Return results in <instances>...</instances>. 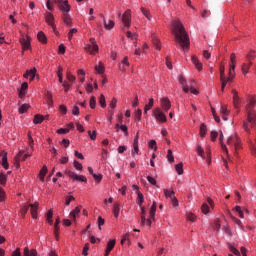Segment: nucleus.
<instances>
[{
    "label": "nucleus",
    "mask_w": 256,
    "mask_h": 256,
    "mask_svg": "<svg viewBox=\"0 0 256 256\" xmlns=\"http://www.w3.org/2000/svg\"><path fill=\"white\" fill-rule=\"evenodd\" d=\"M54 3L58 5L59 11L62 15H67L71 12V5L68 0H54Z\"/></svg>",
    "instance_id": "6"
},
{
    "label": "nucleus",
    "mask_w": 256,
    "mask_h": 256,
    "mask_svg": "<svg viewBox=\"0 0 256 256\" xmlns=\"http://www.w3.org/2000/svg\"><path fill=\"white\" fill-rule=\"evenodd\" d=\"M142 115L143 111L141 109H137L134 115V119H136V121H141Z\"/></svg>",
    "instance_id": "58"
},
{
    "label": "nucleus",
    "mask_w": 256,
    "mask_h": 256,
    "mask_svg": "<svg viewBox=\"0 0 256 256\" xmlns=\"http://www.w3.org/2000/svg\"><path fill=\"white\" fill-rule=\"evenodd\" d=\"M113 215L116 219L119 218V213L121 212V204L119 202H115L112 208Z\"/></svg>",
    "instance_id": "24"
},
{
    "label": "nucleus",
    "mask_w": 256,
    "mask_h": 256,
    "mask_svg": "<svg viewBox=\"0 0 256 256\" xmlns=\"http://www.w3.org/2000/svg\"><path fill=\"white\" fill-rule=\"evenodd\" d=\"M211 111H212V115L214 117V121H216V123H221V118L219 117V115H217V112L215 111V109L213 107H211Z\"/></svg>",
    "instance_id": "60"
},
{
    "label": "nucleus",
    "mask_w": 256,
    "mask_h": 256,
    "mask_svg": "<svg viewBox=\"0 0 256 256\" xmlns=\"http://www.w3.org/2000/svg\"><path fill=\"white\" fill-rule=\"evenodd\" d=\"M37 39L43 45H47V36L45 35V33L43 31L38 32Z\"/></svg>",
    "instance_id": "27"
},
{
    "label": "nucleus",
    "mask_w": 256,
    "mask_h": 256,
    "mask_svg": "<svg viewBox=\"0 0 256 256\" xmlns=\"http://www.w3.org/2000/svg\"><path fill=\"white\" fill-rule=\"evenodd\" d=\"M29 207H31L30 211H31L32 219H37V211L39 209V202H35L34 204H31V205H29Z\"/></svg>",
    "instance_id": "23"
},
{
    "label": "nucleus",
    "mask_w": 256,
    "mask_h": 256,
    "mask_svg": "<svg viewBox=\"0 0 256 256\" xmlns=\"http://www.w3.org/2000/svg\"><path fill=\"white\" fill-rule=\"evenodd\" d=\"M23 256H37V250L36 249L29 250V247H25L23 250Z\"/></svg>",
    "instance_id": "28"
},
{
    "label": "nucleus",
    "mask_w": 256,
    "mask_h": 256,
    "mask_svg": "<svg viewBox=\"0 0 256 256\" xmlns=\"http://www.w3.org/2000/svg\"><path fill=\"white\" fill-rule=\"evenodd\" d=\"M65 175L69 177V179H72L73 181H80L81 183H87V178L84 175H78L73 170L66 169L64 171Z\"/></svg>",
    "instance_id": "10"
},
{
    "label": "nucleus",
    "mask_w": 256,
    "mask_h": 256,
    "mask_svg": "<svg viewBox=\"0 0 256 256\" xmlns=\"http://www.w3.org/2000/svg\"><path fill=\"white\" fill-rule=\"evenodd\" d=\"M45 175H47V166H43L38 174L40 181H45Z\"/></svg>",
    "instance_id": "34"
},
{
    "label": "nucleus",
    "mask_w": 256,
    "mask_h": 256,
    "mask_svg": "<svg viewBox=\"0 0 256 256\" xmlns=\"http://www.w3.org/2000/svg\"><path fill=\"white\" fill-rule=\"evenodd\" d=\"M256 98L255 96H250L246 106H245V115L246 120L243 122V129L246 133H250L251 128L255 127L256 125Z\"/></svg>",
    "instance_id": "2"
},
{
    "label": "nucleus",
    "mask_w": 256,
    "mask_h": 256,
    "mask_svg": "<svg viewBox=\"0 0 256 256\" xmlns=\"http://www.w3.org/2000/svg\"><path fill=\"white\" fill-rule=\"evenodd\" d=\"M155 103V100L153 98L149 99V102L144 106V113L147 115V111H151L153 108V105Z\"/></svg>",
    "instance_id": "32"
},
{
    "label": "nucleus",
    "mask_w": 256,
    "mask_h": 256,
    "mask_svg": "<svg viewBox=\"0 0 256 256\" xmlns=\"http://www.w3.org/2000/svg\"><path fill=\"white\" fill-rule=\"evenodd\" d=\"M148 147H149V149H153V151H157V141L150 140L148 142Z\"/></svg>",
    "instance_id": "57"
},
{
    "label": "nucleus",
    "mask_w": 256,
    "mask_h": 256,
    "mask_svg": "<svg viewBox=\"0 0 256 256\" xmlns=\"http://www.w3.org/2000/svg\"><path fill=\"white\" fill-rule=\"evenodd\" d=\"M141 209V225L146 227H151L153 221H155V213H157V202H153L150 211L148 219L145 216V206H140Z\"/></svg>",
    "instance_id": "4"
},
{
    "label": "nucleus",
    "mask_w": 256,
    "mask_h": 256,
    "mask_svg": "<svg viewBox=\"0 0 256 256\" xmlns=\"http://www.w3.org/2000/svg\"><path fill=\"white\" fill-rule=\"evenodd\" d=\"M99 104L101 105L102 109L107 107V101L105 100V95L101 94L99 98Z\"/></svg>",
    "instance_id": "52"
},
{
    "label": "nucleus",
    "mask_w": 256,
    "mask_h": 256,
    "mask_svg": "<svg viewBox=\"0 0 256 256\" xmlns=\"http://www.w3.org/2000/svg\"><path fill=\"white\" fill-rule=\"evenodd\" d=\"M220 113L222 115V119L224 121H227L228 120L227 115H229V111L227 110V106L222 105L221 108H220Z\"/></svg>",
    "instance_id": "35"
},
{
    "label": "nucleus",
    "mask_w": 256,
    "mask_h": 256,
    "mask_svg": "<svg viewBox=\"0 0 256 256\" xmlns=\"http://www.w3.org/2000/svg\"><path fill=\"white\" fill-rule=\"evenodd\" d=\"M73 165H74V169H76V171H83V164H81L79 161L74 160Z\"/></svg>",
    "instance_id": "54"
},
{
    "label": "nucleus",
    "mask_w": 256,
    "mask_h": 256,
    "mask_svg": "<svg viewBox=\"0 0 256 256\" xmlns=\"http://www.w3.org/2000/svg\"><path fill=\"white\" fill-rule=\"evenodd\" d=\"M42 121H45V117H43V115H41V114H36V115L34 116L33 123H34L35 125L41 124Z\"/></svg>",
    "instance_id": "40"
},
{
    "label": "nucleus",
    "mask_w": 256,
    "mask_h": 256,
    "mask_svg": "<svg viewBox=\"0 0 256 256\" xmlns=\"http://www.w3.org/2000/svg\"><path fill=\"white\" fill-rule=\"evenodd\" d=\"M37 74V69L33 68L31 70H27L26 73L23 75L24 79H29L30 81H33L35 79V75Z\"/></svg>",
    "instance_id": "20"
},
{
    "label": "nucleus",
    "mask_w": 256,
    "mask_h": 256,
    "mask_svg": "<svg viewBox=\"0 0 256 256\" xmlns=\"http://www.w3.org/2000/svg\"><path fill=\"white\" fill-rule=\"evenodd\" d=\"M191 62L193 63L197 71H203V64L201 63V61H199V58H197V56H192Z\"/></svg>",
    "instance_id": "18"
},
{
    "label": "nucleus",
    "mask_w": 256,
    "mask_h": 256,
    "mask_svg": "<svg viewBox=\"0 0 256 256\" xmlns=\"http://www.w3.org/2000/svg\"><path fill=\"white\" fill-rule=\"evenodd\" d=\"M89 247H90V244H89V243H86V244L84 245L83 250H82V255H84V256L89 255V253H88Z\"/></svg>",
    "instance_id": "63"
},
{
    "label": "nucleus",
    "mask_w": 256,
    "mask_h": 256,
    "mask_svg": "<svg viewBox=\"0 0 256 256\" xmlns=\"http://www.w3.org/2000/svg\"><path fill=\"white\" fill-rule=\"evenodd\" d=\"M0 185H2L3 187L7 185V174L0 173Z\"/></svg>",
    "instance_id": "49"
},
{
    "label": "nucleus",
    "mask_w": 256,
    "mask_h": 256,
    "mask_svg": "<svg viewBox=\"0 0 256 256\" xmlns=\"http://www.w3.org/2000/svg\"><path fill=\"white\" fill-rule=\"evenodd\" d=\"M219 141L221 143V147H222V150L224 151V153H226V155H229V150L227 149V146L225 144H223V132L220 133Z\"/></svg>",
    "instance_id": "45"
},
{
    "label": "nucleus",
    "mask_w": 256,
    "mask_h": 256,
    "mask_svg": "<svg viewBox=\"0 0 256 256\" xmlns=\"http://www.w3.org/2000/svg\"><path fill=\"white\" fill-rule=\"evenodd\" d=\"M139 155V142H133L132 157Z\"/></svg>",
    "instance_id": "44"
},
{
    "label": "nucleus",
    "mask_w": 256,
    "mask_h": 256,
    "mask_svg": "<svg viewBox=\"0 0 256 256\" xmlns=\"http://www.w3.org/2000/svg\"><path fill=\"white\" fill-rule=\"evenodd\" d=\"M152 43L154 47L157 49V51H161V41L159 40V37L155 34L151 35Z\"/></svg>",
    "instance_id": "22"
},
{
    "label": "nucleus",
    "mask_w": 256,
    "mask_h": 256,
    "mask_svg": "<svg viewBox=\"0 0 256 256\" xmlns=\"http://www.w3.org/2000/svg\"><path fill=\"white\" fill-rule=\"evenodd\" d=\"M227 145L229 147H234L235 151H237L241 147V139H239L237 135H232L228 137Z\"/></svg>",
    "instance_id": "11"
},
{
    "label": "nucleus",
    "mask_w": 256,
    "mask_h": 256,
    "mask_svg": "<svg viewBox=\"0 0 256 256\" xmlns=\"http://www.w3.org/2000/svg\"><path fill=\"white\" fill-rule=\"evenodd\" d=\"M27 211H29V205H24L20 209V214L22 215V217H25V215H27Z\"/></svg>",
    "instance_id": "62"
},
{
    "label": "nucleus",
    "mask_w": 256,
    "mask_h": 256,
    "mask_svg": "<svg viewBox=\"0 0 256 256\" xmlns=\"http://www.w3.org/2000/svg\"><path fill=\"white\" fill-rule=\"evenodd\" d=\"M62 19L65 25H67V27H71V25H73V19L71 18V15H69V13L62 14Z\"/></svg>",
    "instance_id": "26"
},
{
    "label": "nucleus",
    "mask_w": 256,
    "mask_h": 256,
    "mask_svg": "<svg viewBox=\"0 0 256 256\" xmlns=\"http://www.w3.org/2000/svg\"><path fill=\"white\" fill-rule=\"evenodd\" d=\"M47 105L53 107V94L51 92L46 93Z\"/></svg>",
    "instance_id": "46"
},
{
    "label": "nucleus",
    "mask_w": 256,
    "mask_h": 256,
    "mask_svg": "<svg viewBox=\"0 0 256 256\" xmlns=\"http://www.w3.org/2000/svg\"><path fill=\"white\" fill-rule=\"evenodd\" d=\"M196 152L197 155H199V157H201L202 159H205V150L203 149V147H201V145H197L196 146Z\"/></svg>",
    "instance_id": "42"
},
{
    "label": "nucleus",
    "mask_w": 256,
    "mask_h": 256,
    "mask_svg": "<svg viewBox=\"0 0 256 256\" xmlns=\"http://www.w3.org/2000/svg\"><path fill=\"white\" fill-rule=\"evenodd\" d=\"M53 3H55V1H51V0H47L46 1V7L48 9V11H55V5H53Z\"/></svg>",
    "instance_id": "53"
},
{
    "label": "nucleus",
    "mask_w": 256,
    "mask_h": 256,
    "mask_svg": "<svg viewBox=\"0 0 256 256\" xmlns=\"http://www.w3.org/2000/svg\"><path fill=\"white\" fill-rule=\"evenodd\" d=\"M57 77L59 83H63V67L59 66L57 71Z\"/></svg>",
    "instance_id": "50"
},
{
    "label": "nucleus",
    "mask_w": 256,
    "mask_h": 256,
    "mask_svg": "<svg viewBox=\"0 0 256 256\" xmlns=\"http://www.w3.org/2000/svg\"><path fill=\"white\" fill-rule=\"evenodd\" d=\"M122 23L124 27H131V10H126L122 15Z\"/></svg>",
    "instance_id": "12"
},
{
    "label": "nucleus",
    "mask_w": 256,
    "mask_h": 256,
    "mask_svg": "<svg viewBox=\"0 0 256 256\" xmlns=\"http://www.w3.org/2000/svg\"><path fill=\"white\" fill-rule=\"evenodd\" d=\"M178 80L180 85H182L184 93H189V86L187 85V80L185 79V77H183V75H180L178 77Z\"/></svg>",
    "instance_id": "21"
},
{
    "label": "nucleus",
    "mask_w": 256,
    "mask_h": 256,
    "mask_svg": "<svg viewBox=\"0 0 256 256\" xmlns=\"http://www.w3.org/2000/svg\"><path fill=\"white\" fill-rule=\"evenodd\" d=\"M251 65H253V62H250V63H243L242 64V73L243 75H247L249 73V69H251Z\"/></svg>",
    "instance_id": "36"
},
{
    "label": "nucleus",
    "mask_w": 256,
    "mask_h": 256,
    "mask_svg": "<svg viewBox=\"0 0 256 256\" xmlns=\"http://www.w3.org/2000/svg\"><path fill=\"white\" fill-rule=\"evenodd\" d=\"M144 201L145 197L143 196V193L137 192V205H139V207H142Z\"/></svg>",
    "instance_id": "43"
},
{
    "label": "nucleus",
    "mask_w": 256,
    "mask_h": 256,
    "mask_svg": "<svg viewBox=\"0 0 256 256\" xmlns=\"http://www.w3.org/2000/svg\"><path fill=\"white\" fill-rule=\"evenodd\" d=\"M160 105H161L163 111H165L167 113L169 111V109H171V100H169V98H167V97L161 98Z\"/></svg>",
    "instance_id": "13"
},
{
    "label": "nucleus",
    "mask_w": 256,
    "mask_h": 256,
    "mask_svg": "<svg viewBox=\"0 0 256 256\" xmlns=\"http://www.w3.org/2000/svg\"><path fill=\"white\" fill-rule=\"evenodd\" d=\"M89 42V44H85L84 50L90 55H97V53H99V45H97V41H95V38H90Z\"/></svg>",
    "instance_id": "5"
},
{
    "label": "nucleus",
    "mask_w": 256,
    "mask_h": 256,
    "mask_svg": "<svg viewBox=\"0 0 256 256\" xmlns=\"http://www.w3.org/2000/svg\"><path fill=\"white\" fill-rule=\"evenodd\" d=\"M21 157H23V150L19 151L18 154L14 158V165L17 169L21 167Z\"/></svg>",
    "instance_id": "25"
},
{
    "label": "nucleus",
    "mask_w": 256,
    "mask_h": 256,
    "mask_svg": "<svg viewBox=\"0 0 256 256\" xmlns=\"http://www.w3.org/2000/svg\"><path fill=\"white\" fill-rule=\"evenodd\" d=\"M7 197V194L5 193V190L3 187L0 186V203H3Z\"/></svg>",
    "instance_id": "59"
},
{
    "label": "nucleus",
    "mask_w": 256,
    "mask_h": 256,
    "mask_svg": "<svg viewBox=\"0 0 256 256\" xmlns=\"http://www.w3.org/2000/svg\"><path fill=\"white\" fill-rule=\"evenodd\" d=\"M131 63H129V57L125 56L123 60L119 63V70L122 71V73H125L127 71V67H129Z\"/></svg>",
    "instance_id": "14"
},
{
    "label": "nucleus",
    "mask_w": 256,
    "mask_h": 256,
    "mask_svg": "<svg viewBox=\"0 0 256 256\" xmlns=\"http://www.w3.org/2000/svg\"><path fill=\"white\" fill-rule=\"evenodd\" d=\"M186 217L188 221H191V223H195V221H197V216L193 214V212H188Z\"/></svg>",
    "instance_id": "47"
},
{
    "label": "nucleus",
    "mask_w": 256,
    "mask_h": 256,
    "mask_svg": "<svg viewBox=\"0 0 256 256\" xmlns=\"http://www.w3.org/2000/svg\"><path fill=\"white\" fill-rule=\"evenodd\" d=\"M237 65V57L235 53L230 55V64H229V76L228 78L225 77V65H220V81L222 82L221 91L222 93L225 91V87H227V83L229 81H233L235 79V67Z\"/></svg>",
    "instance_id": "3"
},
{
    "label": "nucleus",
    "mask_w": 256,
    "mask_h": 256,
    "mask_svg": "<svg viewBox=\"0 0 256 256\" xmlns=\"http://www.w3.org/2000/svg\"><path fill=\"white\" fill-rule=\"evenodd\" d=\"M152 117L158 122V123H167V116L163 112V110L159 107H156L152 112Z\"/></svg>",
    "instance_id": "8"
},
{
    "label": "nucleus",
    "mask_w": 256,
    "mask_h": 256,
    "mask_svg": "<svg viewBox=\"0 0 256 256\" xmlns=\"http://www.w3.org/2000/svg\"><path fill=\"white\" fill-rule=\"evenodd\" d=\"M81 209H83L82 206H77L70 212V218L73 219V221H77V217L81 215Z\"/></svg>",
    "instance_id": "17"
},
{
    "label": "nucleus",
    "mask_w": 256,
    "mask_h": 256,
    "mask_svg": "<svg viewBox=\"0 0 256 256\" xmlns=\"http://www.w3.org/2000/svg\"><path fill=\"white\" fill-rule=\"evenodd\" d=\"M249 143H250V149H251L252 155L256 157V138L249 139Z\"/></svg>",
    "instance_id": "39"
},
{
    "label": "nucleus",
    "mask_w": 256,
    "mask_h": 256,
    "mask_svg": "<svg viewBox=\"0 0 256 256\" xmlns=\"http://www.w3.org/2000/svg\"><path fill=\"white\" fill-rule=\"evenodd\" d=\"M256 57V51L255 50H250L247 55H246V59L248 61H253V59H255Z\"/></svg>",
    "instance_id": "48"
},
{
    "label": "nucleus",
    "mask_w": 256,
    "mask_h": 256,
    "mask_svg": "<svg viewBox=\"0 0 256 256\" xmlns=\"http://www.w3.org/2000/svg\"><path fill=\"white\" fill-rule=\"evenodd\" d=\"M232 94H233V103H234V107L239 108V105H241V98H239V92H237V90H232Z\"/></svg>",
    "instance_id": "19"
},
{
    "label": "nucleus",
    "mask_w": 256,
    "mask_h": 256,
    "mask_svg": "<svg viewBox=\"0 0 256 256\" xmlns=\"http://www.w3.org/2000/svg\"><path fill=\"white\" fill-rule=\"evenodd\" d=\"M164 196L166 197V199H174L175 198V191L173 190H169V189H164Z\"/></svg>",
    "instance_id": "33"
},
{
    "label": "nucleus",
    "mask_w": 256,
    "mask_h": 256,
    "mask_svg": "<svg viewBox=\"0 0 256 256\" xmlns=\"http://www.w3.org/2000/svg\"><path fill=\"white\" fill-rule=\"evenodd\" d=\"M172 33L175 37V41L183 51H189L191 41L189 35L185 31V27L181 23V20H174L172 22Z\"/></svg>",
    "instance_id": "1"
},
{
    "label": "nucleus",
    "mask_w": 256,
    "mask_h": 256,
    "mask_svg": "<svg viewBox=\"0 0 256 256\" xmlns=\"http://www.w3.org/2000/svg\"><path fill=\"white\" fill-rule=\"evenodd\" d=\"M142 15L148 19V21H151L153 19V16L151 15V12L147 10L145 7L140 8Z\"/></svg>",
    "instance_id": "31"
},
{
    "label": "nucleus",
    "mask_w": 256,
    "mask_h": 256,
    "mask_svg": "<svg viewBox=\"0 0 256 256\" xmlns=\"http://www.w3.org/2000/svg\"><path fill=\"white\" fill-rule=\"evenodd\" d=\"M28 145L30 147L31 153H33L35 151V140H33L31 132H28Z\"/></svg>",
    "instance_id": "30"
},
{
    "label": "nucleus",
    "mask_w": 256,
    "mask_h": 256,
    "mask_svg": "<svg viewBox=\"0 0 256 256\" xmlns=\"http://www.w3.org/2000/svg\"><path fill=\"white\" fill-rule=\"evenodd\" d=\"M207 135V126L205 124L200 125V137H205Z\"/></svg>",
    "instance_id": "51"
},
{
    "label": "nucleus",
    "mask_w": 256,
    "mask_h": 256,
    "mask_svg": "<svg viewBox=\"0 0 256 256\" xmlns=\"http://www.w3.org/2000/svg\"><path fill=\"white\" fill-rule=\"evenodd\" d=\"M95 71L99 73V75H103L105 73V66L103 62H99L98 65L95 66Z\"/></svg>",
    "instance_id": "38"
},
{
    "label": "nucleus",
    "mask_w": 256,
    "mask_h": 256,
    "mask_svg": "<svg viewBox=\"0 0 256 256\" xmlns=\"http://www.w3.org/2000/svg\"><path fill=\"white\" fill-rule=\"evenodd\" d=\"M175 170L179 175H183V163H179L175 166Z\"/></svg>",
    "instance_id": "61"
},
{
    "label": "nucleus",
    "mask_w": 256,
    "mask_h": 256,
    "mask_svg": "<svg viewBox=\"0 0 256 256\" xmlns=\"http://www.w3.org/2000/svg\"><path fill=\"white\" fill-rule=\"evenodd\" d=\"M19 43L22 47V55L25 51H29L31 49V36L22 34L21 38L19 39Z\"/></svg>",
    "instance_id": "9"
},
{
    "label": "nucleus",
    "mask_w": 256,
    "mask_h": 256,
    "mask_svg": "<svg viewBox=\"0 0 256 256\" xmlns=\"http://www.w3.org/2000/svg\"><path fill=\"white\" fill-rule=\"evenodd\" d=\"M91 81H93V78H91L90 81L85 85L87 93H93V83H91Z\"/></svg>",
    "instance_id": "55"
},
{
    "label": "nucleus",
    "mask_w": 256,
    "mask_h": 256,
    "mask_svg": "<svg viewBox=\"0 0 256 256\" xmlns=\"http://www.w3.org/2000/svg\"><path fill=\"white\" fill-rule=\"evenodd\" d=\"M115 239H111L107 242V246H106V250L104 253V256H109L110 253L113 251V249H115Z\"/></svg>",
    "instance_id": "16"
},
{
    "label": "nucleus",
    "mask_w": 256,
    "mask_h": 256,
    "mask_svg": "<svg viewBox=\"0 0 256 256\" xmlns=\"http://www.w3.org/2000/svg\"><path fill=\"white\" fill-rule=\"evenodd\" d=\"M100 17H101V19H103L104 29H106V31H111V29H113V27H115V21L109 20L107 22V20L105 19V16L103 14H100Z\"/></svg>",
    "instance_id": "15"
},
{
    "label": "nucleus",
    "mask_w": 256,
    "mask_h": 256,
    "mask_svg": "<svg viewBox=\"0 0 256 256\" xmlns=\"http://www.w3.org/2000/svg\"><path fill=\"white\" fill-rule=\"evenodd\" d=\"M78 79L80 83H85V70L79 69L77 71Z\"/></svg>",
    "instance_id": "41"
},
{
    "label": "nucleus",
    "mask_w": 256,
    "mask_h": 256,
    "mask_svg": "<svg viewBox=\"0 0 256 256\" xmlns=\"http://www.w3.org/2000/svg\"><path fill=\"white\" fill-rule=\"evenodd\" d=\"M44 19H45V23H47V25H49V27L53 29L56 35H58L59 32H57V26L55 25V16L53 15V13L46 11L44 14Z\"/></svg>",
    "instance_id": "7"
},
{
    "label": "nucleus",
    "mask_w": 256,
    "mask_h": 256,
    "mask_svg": "<svg viewBox=\"0 0 256 256\" xmlns=\"http://www.w3.org/2000/svg\"><path fill=\"white\" fill-rule=\"evenodd\" d=\"M31 107V105L29 104H22L19 108H18V113L20 115H23V113H27V111H29V108Z\"/></svg>",
    "instance_id": "37"
},
{
    "label": "nucleus",
    "mask_w": 256,
    "mask_h": 256,
    "mask_svg": "<svg viewBox=\"0 0 256 256\" xmlns=\"http://www.w3.org/2000/svg\"><path fill=\"white\" fill-rule=\"evenodd\" d=\"M0 155H2V167H4L5 169H9V162L7 161V152L2 151Z\"/></svg>",
    "instance_id": "29"
},
{
    "label": "nucleus",
    "mask_w": 256,
    "mask_h": 256,
    "mask_svg": "<svg viewBox=\"0 0 256 256\" xmlns=\"http://www.w3.org/2000/svg\"><path fill=\"white\" fill-rule=\"evenodd\" d=\"M59 229H60L59 226L54 225V236L56 241H59Z\"/></svg>",
    "instance_id": "64"
},
{
    "label": "nucleus",
    "mask_w": 256,
    "mask_h": 256,
    "mask_svg": "<svg viewBox=\"0 0 256 256\" xmlns=\"http://www.w3.org/2000/svg\"><path fill=\"white\" fill-rule=\"evenodd\" d=\"M89 105L91 109H95V107H97V99L95 98V96H91Z\"/></svg>",
    "instance_id": "56"
}]
</instances>
